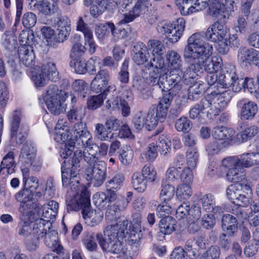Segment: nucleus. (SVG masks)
I'll use <instances>...</instances> for the list:
<instances>
[{"label": "nucleus", "mask_w": 259, "mask_h": 259, "mask_svg": "<svg viewBox=\"0 0 259 259\" xmlns=\"http://www.w3.org/2000/svg\"><path fill=\"white\" fill-rule=\"evenodd\" d=\"M33 196V195L32 192L29 197L24 198V200H22L19 209L23 214L31 213L32 210L34 209L35 212L39 215L40 205L35 202V200Z\"/></svg>", "instance_id": "obj_26"}, {"label": "nucleus", "mask_w": 259, "mask_h": 259, "mask_svg": "<svg viewBox=\"0 0 259 259\" xmlns=\"http://www.w3.org/2000/svg\"><path fill=\"white\" fill-rule=\"evenodd\" d=\"M31 223L28 218L22 219L17 227L18 234L25 237L32 235Z\"/></svg>", "instance_id": "obj_48"}, {"label": "nucleus", "mask_w": 259, "mask_h": 259, "mask_svg": "<svg viewBox=\"0 0 259 259\" xmlns=\"http://www.w3.org/2000/svg\"><path fill=\"white\" fill-rule=\"evenodd\" d=\"M158 150L154 143L148 145L147 150L141 153L142 158L147 161H153L158 155Z\"/></svg>", "instance_id": "obj_50"}, {"label": "nucleus", "mask_w": 259, "mask_h": 259, "mask_svg": "<svg viewBox=\"0 0 259 259\" xmlns=\"http://www.w3.org/2000/svg\"><path fill=\"white\" fill-rule=\"evenodd\" d=\"M104 238L102 233H88L83 238L82 242L87 250L90 251H95L98 248L96 240L98 241L102 250L108 247V244L105 243Z\"/></svg>", "instance_id": "obj_16"}, {"label": "nucleus", "mask_w": 259, "mask_h": 259, "mask_svg": "<svg viewBox=\"0 0 259 259\" xmlns=\"http://www.w3.org/2000/svg\"><path fill=\"white\" fill-rule=\"evenodd\" d=\"M164 73L153 70L149 73V83L151 85H157L159 88L163 91V83L164 80L166 79Z\"/></svg>", "instance_id": "obj_44"}, {"label": "nucleus", "mask_w": 259, "mask_h": 259, "mask_svg": "<svg viewBox=\"0 0 259 259\" xmlns=\"http://www.w3.org/2000/svg\"><path fill=\"white\" fill-rule=\"evenodd\" d=\"M241 192V187L240 183H236L230 185L227 189L226 194L227 197L232 201L233 203H236V200L239 194Z\"/></svg>", "instance_id": "obj_54"}, {"label": "nucleus", "mask_w": 259, "mask_h": 259, "mask_svg": "<svg viewBox=\"0 0 259 259\" xmlns=\"http://www.w3.org/2000/svg\"><path fill=\"white\" fill-rule=\"evenodd\" d=\"M129 222L123 220L119 223L108 226L104 231V241L108 247L103 249V251L110 252L113 254H118L119 256L127 254L128 252L137 254L139 251L138 243L129 242L124 243L122 240L127 233V226Z\"/></svg>", "instance_id": "obj_2"}, {"label": "nucleus", "mask_w": 259, "mask_h": 259, "mask_svg": "<svg viewBox=\"0 0 259 259\" xmlns=\"http://www.w3.org/2000/svg\"><path fill=\"white\" fill-rule=\"evenodd\" d=\"M205 237L200 235L196 238H191L185 243V251L191 259H195L199 255V249L205 247Z\"/></svg>", "instance_id": "obj_14"}, {"label": "nucleus", "mask_w": 259, "mask_h": 259, "mask_svg": "<svg viewBox=\"0 0 259 259\" xmlns=\"http://www.w3.org/2000/svg\"><path fill=\"white\" fill-rule=\"evenodd\" d=\"M83 148H85L84 151L82 152L80 150H76L74 151L73 156L71 159H69L67 162L66 160L64 161L62 165L64 164L65 162L66 164H72L73 163V160L75 157V153L76 151H80L81 153V159H79V166L80 167V161L82 159L83 156L84 160L88 164H92L96 162V161H100V160L97 156L98 153L99 147L98 145L95 143L93 140L92 136H91L88 140H85L83 142H81L80 145Z\"/></svg>", "instance_id": "obj_9"}, {"label": "nucleus", "mask_w": 259, "mask_h": 259, "mask_svg": "<svg viewBox=\"0 0 259 259\" xmlns=\"http://www.w3.org/2000/svg\"><path fill=\"white\" fill-rule=\"evenodd\" d=\"M249 80L250 79L247 77L245 79L239 77L235 66H226L221 69L215 87L217 91L222 92L223 89H230L229 91L231 89L234 92H238L243 88H248Z\"/></svg>", "instance_id": "obj_4"}, {"label": "nucleus", "mask_w": 259, "mask_h": 259, "mask_svg": "<svg viewBox=\"0 0 259 259\" xmlns=\"http://www.w3.org/2000/svg\"><path fill=\"white\" fill-rule=\"evenodd\" d=\"M120 201H117L114 203H110L108 205L107 209L105 212V218L106 220L112 221L115 220L120 211L119 205Z\"/></svg>", "instance_id": "obj_49"}, {"label": "nucleus", "mask_w": 259, "mask_h": 259, "mask_svg": "<svg viewBox=\"0 0 259 259\" xmlns=\"http://www.w3.org/2000/svg\"><path fill=\"white\" fill-rule=\"evenodd\" d=\"M124 180V177L122 174H117L106 183L107 188H112L114 190H117L120 188L121 184Z\"/></svg>", "instance_id": "obj_64"}, {"label": "nucleus", "mask_w": 259, "mask_h": 259, "mask_svg": "<svg viewBox=\"0 0 259 259\" xmlns=\"http://www.w3.org/2000/svg\"><path fill=\"white\" fill-rule=\"evenodd\" d=\"M141 174L147 182H153L156 179L157 173L152 165L147 164L143 167Z\"/></svg>", "instance_id": "obj_58"}, {"label": "nucleus", "mask_w": 259, "mask_h": 259, "mask_svg": "<svg viewBox=\"0 0 259 259\" xmlns=\"http://www.w3.org/2000/svg\"><path fill=\"white\" fill-rule=\"evenodd\" d=\"M36 155V150L33 144L26 142L21 149L19 157L28 164H32Z\"/></svg>", "instance_id": "obj_27"}, {"label": "nucleus", "mask_w": 259, "mask_h": 259, "mask_svg": "<svg viewBox=\"0 0 259 259\" xmlns=\"http://www.w3.org/2000/svg\"><path fill=\"white\" fill-rule=\"evenodd\" d=\"M191 85H190L188 89V99L195 101L201 98L204 92V84L201 81H196L191 79Z\"/></svg>", "instance_id": "obj_25"}, {"label": "nucleus", "mask_w": 259, "mask_h": 259, "mask_svg": "<svg viewBox=\"0 0 259 259\" xmlns=\"http://www.w3.org/2000/svg\"><path fill=\"white\" fill-rule=\"evenodd\" d=\"M147 65L153 67L154 70L161 73H164V72L168 71V69L165 65L164 61L161 56L154 57L149 63L147 64Z\"/></svg>", "instance_id": "obj_51"}, {"label": "nucleus", "mask_w": 259, "mask_h": 259, "mask_svg": "<svg viewBox=\"0 0 259 259\" xmlns=\"http://www.w3.org/2000/svg\"><path fill=\"white\" fill-rule=\"evenodd\" d=\"M81 153L76 151L73 163L62 165V181L63 187H69L71 191L76 193L67 201L68 211H78L83 208L85 205L89 204L90 194L87 188L80 186L77 177L79 170V161L81 159Z\"/></svg>", "instance_id": "obj_1"}, {"label": "nucleus", "mask_w": 259, "mask_h": 259, "mask_svg": "<svg viewBox=\"0 0 259 259\" xmlns=\"http://www.w3.org/2000/svg\"><path fill=\"white\" fill-rule=\"evenodd\" d=\"M110 73L107 69H100L92 80L91 88L93 92L101 93L104 90L109 81Z\"/></svg>", "instance_id": "obj_17"}, {"label": "nucleus", "mask_w": 259, "mask_h": 259, "mask_svg": "<svg viewBox=\"0 0 259 259\" xmlns=\"http://www.w3.org/2000/svg\"><path fill=\"white\" fill-rule=\"evenodd\" d=\"M228 31L225 24L216 21L209 26L205 32V36L208 40L217 42L225 38Z\"/></svg>", "instance_id": "obj_13"}, {"label": "nucleus", "mask_w": 259, "mask_h": 259, "mask_svg": "<svg viewBox=\"0 0 259 259\" xmlns=\"http://www.w3.org/2000/svg\"><path fill=\"white\" fill-rule=\"evenodd\" d=\"M172 26L171 30L175 33V35L170 38L173 42H177L182 35L185 27V20L183 18H179L173 21L171 24Z\"/></svg>", "instance_id": "obj_32"}, {"label": "nucleus", "mask_w": 259, "mask_h": 259, "mask_svg": "<svg viewBox=\"0 0 259 259\" xmlns=\"http://www.w3.org/2000/svg\"><path fill=\"white\" fill-rule=\"evenodd\" d=\"M155 146L161 155H166L170 152L171 142L166 137L162 136L159 137Z\"/></svg>", "instance_id": "obj_46"}, {"label": "nucleus", "mask_w": 259, "mask_h": 259, "mask_svg": "<svg viewBox=\"0 0 259 259\" xmlns=\"http://www.w3.org/2000/svg\"><path fill=\"white\" fill-rule=\"evenodd\" d=\"M16 163L14 161V153L10 151L3 159L1 164V169L6 168L8 174H11L15 171Z\"/></svg>", "instance_id": "obj_41"}, {"label": "nucleus", "mask_w": 259, "mask_h": 259, "mask_svg": "<svg viewBox=\"0 0 259 259\" xmlns=\"http://www.w3.org/2000/svg\"><path fill=\"white\" fill-rule=\"evenodd\" d=\"M20 60L23 65L31 68L35 64V55L31 46L20 47L18 51Z\"/></svg>", "instance_id": "obj_22"}, {"label": "nucleus", "mask_w": 259, "mask_h": 259, "mask_svg": "<svg viewBox=\"0 0 259 259\" xmlns=\"http://www.w3.org/2000/svg\"><path fill=\"white\" fill-rule=\"evenodd\" d=\"M211 45L203 41V37L199 33L192 35L185 46L184 57L190 64V69L199 70L205 61L211 55Z\"/></svg>", "instance_id": "obj_3"}, {"label": "nucleus", "mask_w": 259, "mask_h": 259, "mask_svg": "<svg viewBox=\"0 0 259 259\" xmlns=\"http://www.w3.org/2000/svg\"><path fill=\"white\" fill-rule=\"evenodd\" d=\"M95 137L100 141H106L111 139L113 134H111L106 127L102 123L95 124Z\"/></svg>", "instance_id": "obj_39"}, {"label": "nucleus", "mask_w": 259, "mask_h": 259, "mask_svg": "<svg viewBox=\"0 0 259 259\" xmlns=\"http://www.w3.org/2000/svg\"><path fill=\"white\" fill-rule=\"evenodd\" d=\"M110 0H94L90 9V14L94 18H97L107 9Z\"/></svg>", "instance_id": "obj_31"}, {"label": "nucleus", "mask_w": 259, "mask_h": 259, "mask_svg": "<svg viewBox=\"0 0 259 259\" xmlns=\"http://www.w3.org/2000/svg\"><path fill=\"white\" fill-rule=\"evenodd\" d=\"M208 105L205 101H203L202 99L199 103L195 105L189 111V117L191 119H195L199 115L200 112L204 113V110L205 107Z\"/></svg>", "instance_id": "obj_61"}, {"label": "nucleus", "mask_w": 259, "mask_h": 259, "mask_svg": "<svg viewBox=\"0 0 259 259\" xmlns=\"http://www.w3.org/2000/svg\"><path fill=\"white\" fill-rule=\"evenodd\" d=\"M238 222L235 216L232 214L223 215L222 219V228L224 232L229 237L237 235Z\"/></svg>", "instance_id": "obj_18"}, {"label": "nucleus", "mask_w": 259, "mask_h": 259, "mask_svg": "<svg viewBox=\"0 0 259 259\" xmlns=\"http://www.w3.org/2000/svg\"><path fill=\"white\" fill-rule=\"evenodd\" d=\"M235 131L231 128L223 126H215L213 128L212 135L213 137L219 140L232 141Z\"/></svg>", "instance_id": "obj_28"}, {"label": "nucleus", "mask_w": 259, "mask_h": 259, "mask_svg": "<svg viewBox=\"0 0 259 259\" xmlns=\"http://www.w3.org/2000/svg\"><path fill=\"white\" fill-rule=\"evenodd\" d=\"M146 129L151 131L158 124L159 120L155 116L154 108H150L147 114L146 119Z\"/></svg>", "instance_id": "obj_59"}, {"label": "nucleus", "mask_w": 259, "mask_h": 259, "mask_svg": "<svg viewBox=\"0 0 259 259\" xmlns=\"http://www.w3.org/2000/svg\"><path fill=\"white\" fill-rule=\"evenodd\" d=\"M199 70H193L190 69V66L184 73L182 69H171L169 73L167 71L164 72L165 78L163 83V90L164 89L170 91L171 93H178L183 88V83L189 84L191 83V79L198 76L196 74Z\"/></svg>", "instance_id": "obj_5"}, {"label": "nucleus", "mask_w": 259, "mask_h": 259, "mask_svg": "<svg viewBox=\"0 0 259 259\" xmlns=\"http://www.w3.org/2000/svg\"><path fill=\"white\" fill-rule=\"evenodd\" d=\"M209 14L213 17H218L223 13L226 9L225 7L219 2L218 0H214L209 5Z\"/></svg>", "instance_id": "obj_57"}, {"label": "nucleus", "mask_w": 259, "mask_h": 259, "mask_svg": "<svg viewBox=\"0 0 259 259\" xmlns=\"http://www.w3.org/2000/svg\"><path fill=\"white\" fill-rule=\"evenodd\" d=\"M242 165L233 167L228 170L226 174V177L228 181L235 183H240V181L244 179V169Z\"/></svg>", "instance_id": "obj_33"}, {"label": "nucleus", "mask_w": 259, "mask_h": 259, "mask_svg": "<svg viewBox=\"0 0 259 259\" xmlns=\"http://www.w3.org/2000/svg\"><path fill=\"white\" fill-rule=\"evenodd\" d=\"M85 115V108L81 105H72L67 117L71 122L79 121Z\"/></svg>", "instance_id": "obj_35"}, {"label": "nucleus", "mask_w": 259, "mask_h": 259, "mask_svg": "<svg viewBox=\"0 0 259 259\" xmlns=\"http://www.w3.org/2000/svg\"><path fill=\"white\" fill-rule=\"evenodd\" d=\"M66 96L64 91H59L56 85L52 84L43 95L42 98L49 110L54 115H59L66 111Z\"/></svg>", "instance_id": "obj_7"}, {"label": "nucleus", "mask_w": 259, "mask_h": 259, "mask_svg": "<svg viewBox=\"0 0 259 259\" xmlns=\"http://www.w3.org/2000/svg\"><path fill=\"white\" fill-rule=\"evenodd\" d=\"M238 56L240 61L243 62L256 65L259 61V51L252 48H240Z\"/></svg>", "instance_id": "obj_23"}, {"label": "nucleus", "mask_w": 259, "mask_h": 259, "mask_svg": "<svg viewBox=\"0 0 259 259\" xmlns=\"http://www.w3.org/2000/svg\"><path fill=\"white\" fill-rule=\"evenodd\" d=\"M21 112L15 111L11 122V137L15 138L17 143L21 144L25 140L29 131L28 126L25 124H20Z\"/></svg>", "instance_id": "obj_10"}, {"label": "nucleus", "mask_w": 259, "mask_h": 259, "mask_svg": "<svg viewBox=\"0 0 259 259\" xmlns=\"http://www.w3.org/2000/svg\"><path fill=\"white\" fill-rule=\"evenodd\" d=\"M203 208L207 212L213 210V207L215 205V200L213 195L211 194H207L200 199Z\"/></svg>", "instance_id": "obj_60"}, {"label": "nucleus", "mask_w": 259, "mask_h": 259, "mask_svg": "<svg viewBox=\"0 0 259 259\" xmlns=\"http://www.w3.org/2000/svg\"><path fill=\"white\" fill-rule=\"evenodd\" d=\"M242 166L248 167L255 164H259V153H245L241 157Z\"/></svg>", "instance_id": "obj_42"}, {"label": "nucleus", "mask_w": 259, "mask_h": 259, "mask_svg": "<svg viewBox=\"0 0 259 259\" xmlns=\"http://www.w3.org/2000/svg\"><path fill=\"white\" fill-rule=\"evenodd\" d=\"M59 204L55 201L52 200L48 202L43 206L40 205L39 209L42 219L47 222L52 223L55 220L58 211Z\"/></svg>", "instance_id": "obj_19"}, {"label": "nucleus", "mask_w": 259, "mask_h": 259, "mask_svg": "<svg viewBox=\"0 0 259 259\" xmlns=\"http://www.w3.org/2000/svg\"><path fill=\"white\" fill-rule=\"evenodd\" d=\"M40 70L41 72L46 75L48 80L55 82L59 78V72L53 62H50L42 65Z\"/></svg>", "instance_id": "obj_34"}, {"label": "nucleus", "mask_w": 259, "mask_h": 259, "mask_svg": "<svg viewBox=\"0 0 259 259\" xmlns=\"http://www.w3.org/2000/svg\"><path fill=\"white\" fill-rule=\"evenodd\" d=\"M71 134L77 145H80L84 140H88L92 136L85 124L82 122H77L74 124Z\"/></svg>", "instance_id": "obj_20"}, {"label": "nucleus", "mask_w": 259, "mask_h": 259, "mask_svg": "<svg viewBox=\"0 0 259 259\" xmlns=\"http://www.w3.org/2000/svg\"><path fill=\"white\" fill-rule=\"evenodd\" d=\"M150 57V54L146 46L143 43L137 44L132 51V59L137 65H142L146 62Z\"/></svg>", "instance_id": "obj_21"}, {"label": "nucleus", "mask_w": 259, "mask_h": 259, "mask_svg": "<svg viewBox=\"0 0 259 259\" xmlns=\"http://www.w3.org/2000/svg\"><path fill=\"white\" fill-rule=\"evenodd\" d=\"M192 194V190L189 185H180L177 189L176 195L180 200L188 199Z\"/></svg>", "instance_id": "obj_53"}, {"label": "nucleus", "mask_w": 259, "mask_h": 259, "mask_svg": "<svg viewBox=\"0 0 259 259\" xmlns=\"http://www.w3.org/2000/svg\"><path fill=\"white\" fill-rule=\"evenodd\" d=\"M258 132V127L255 125H252L246 127L244 130L238 134L237 135V138L239 141H241V142H244L254 137Z\"/></svg>", "instance_id": "obj_40"}, {"label": "nucleus", "mask_w": 259, "mask_h": 259, "mask_svg": "<svg viewBox=\"0 0 259 259\" xmlns=\"http://www.w3.org/2000/svg\"><path fill=\"white\" fill-rule=\"evenodd\" d=\"M149 50L152 51V54L154 56H161L165 52V48L164 45L158 40H149L147 43Z\"/></svg>", "instance_id": "obj_45"}, {"label": "nucleus", "mask_w": 259, "mask_h": 259, "mask_svg": "<svg viewBox=\"0 0 259 259\" xmlns=\"http://www.w3.org/2000/svg\"><path fill=\"white\" fill-rule=\"evenodd\" d=\"M88 165L85 170L87 180L90 181L95 187H100L104 183L107 177L106 163L100 160Z\"/></svg>", "instance_id": "obj_8"}, {"label": "nucleus", "mask_w": 259, "mask_h": 259, "mask_svg": "<svg viewBox=\"0 0 259 259\" xmlns=\"http://www.w3.org/2000/svg\"><path fill=\"white\" fill-rule=\"evenodd\" d=\"M132 184L134 189L143 192L147 188V182L139 172H135L132 176Z\"/></svg>", "instance_id": "obj_36"}, {"label": "nucleus", "mask_w": 259, "mask_h": 259, "mask_svg": "<svg viewBox=\"0 0 259 259\" xmlns=\"http://www.w3.org/2000/svg\"><path fill=\"white\" fill-rule=\"evenodd\" d=\"M232 213L235 215L238 222H243L248 218V209L240 205H235L232 209Z\"/></svg>", "instance_id": "obj_52"}, {"label": "nucleus", "mask_w": 259, "mask_h": 259, "mask_svg": "<svg viewBox=\"0 0 259 259\" xmlns=\"http://www.w3.org/2000/svg\"><path fill=\"white\" fill-rule=\"evenodd\" d=\"M231 91H214L208 94L203 101H205L208 105L205 107L204 113L207 114L208 118L213 119L220 112V108L226 106L232 98Z\"/></svg>", "instance_id": "obj_6"}, {"label": "nucleus", "mask_w": 259, "mask_h": 259, "mask_svg": "<svg viewBox=\"0 0 259 259\" xmlns=\"http://www.w3.org/2000/svg\"><path fill=\"white\" fill-rule=\"evenodd\" d=\"M237 106L241 109L240 119L242 120L252 119L258 111L257 105L255 102L246 99L238 101Z\"/></svg>", "instance_id": "obj_15"}, {"label": "nucleus", "mask_w": 259, "mask_h": 259, "mask_svg": "<svg viewBox=\"0 0 259 259\" xmlns=\"http://www.w3.org/2000/svg\"><path fill=\"white\" fill-rule=\"evenodd\" d=\"M103 94L91 96L88 100V107L90 109L95 110L103 104Z\"/></svg>", "instance_id": "obj_63"}, {"label": "nucleus", "mask_w": 259, "mask_h": 259, "mask_svg": "<svg viewBox=\"0 0 259 259\" xmlns=\"http://www.w3.org/2000/svg\"><path fill=\"white\" fill-rule=\"evenodd\" d=\"M58 233L54 230L51 229L45 232L44 242L50 248H53L57 245Z\"/></svg>", "instance_id": "obj_55"}, {"label": "nucleus", "mask_w": 259, "mask_h": 259, "mask_svg": "<svg viewBox=\"0 0 259 259\" xmlns=\"http://www.w3.org/2000/svg\"><path fill=\"white\" fill-rule=\"evenodd\" d=\"M191 121L186 117H182L177 119L175 127L179 132H187L191 128Z\"/></svg>", "instance_id": "obj_62"}, {"label": "nucleus", "mask_w": 259, "mask_h": 259, "mask_svg": "<svg viewBox=\"0 0 259 259\" xmlns=\"http://www.w3.org/2000/svg\"><path fill=\"white\" fill-rule=\"evenodd\" d=\"M37 9L40 13L45 15H51L60 11L58 4L48 2H42L38 5Z\"/></svg>", "instance_id": "obj_37"}, {"label": "nucleus", "mask_w": 259, "mask_h": 259, "mask_svg": "<svg viewBox=\"0 0 259 259\" xmlns=\"http://www.w3.org/2000/svg\"><path fill=\"white\" fill-rule=\"evenodd\" d=\"M176 220L172 217L167 215L162 218L159 223V232L163 235L170 234L175 230Z\"/></svg>", "instance_id": "obj_30"}, {"label": "nucleus", "mask_w": 259, "mask_h": 259, "mask_svg": "<svg viewBox=\"0 0 259 259\" xmlns=\"http://www.w3.org/2000/svg\"><path fill=\"white\" fill-rule=\"evenodd\" d=\"M166 60L171 69H182V60L180 55L175 51H168L166 54Z\"/></svg>", "instance_id": "obj_38"}, {"label": "nucleus", "mask_w": 259, "mask_h": 259, "mask_svg": "<svg viewBox=\"0 0 259 259\" xmlns=\"http://www.w3.org/2000/svg\"><path fill=\"white\" fill-rule=\"evenodd\" d=\"M162 189L160 193V198L164 202H168L174 197L175 193V187L163 182L161 185Z\"/></svg>", "instance_id": "obj_43"}, {"label": "nucleus", "mask_w": 259, "mask_h": 259, "mask_svg": "<svg viewBox=\"0 0 259 259\" xmlns=\"http://www.w3.org/2000/svg\"><path fill=\"white\" fill-rule=\"evenodd\" d=\"M63 120H59L57 124L54 135V140L58 143L68 144L73 141L71 133L68 130L67 127L63 124Z\"/></svg>", "instance_id": "obj_24"}, {"label": "nucleus", "mask_w": 259, "mask_h": 259, "mask_svg": "<svg viewBox=\"0 0 259 259\" xmlns=\"http://www.w3.org/2000/svg\"><path fill=\"white\" fill-rule=\"evenodd\" d=\"M199 153L196 148L188 150L187 152V164L188 167L194 168L198 162Z\"/></svg>", "instance_id": "obj_56"}, {"label": "nucleus", "mask_w": 259, "mask_h": 259, "mask_svg": "<svg viewBox=\"0 0 259 259\" xmlns=\"http://www.w3.org/2000/svg\"><path fill=\"white\" fill-rule=\"evenodd\" d=\"M52 226V223L46 221L42 218L36 219L32 225V235L36 241L34 242H27V248L30 250L36 249L38 245V240L45 236V232L50 230Z\"/></svg>", "instance_id": "obj_12"}, {"label": "nucleus", "mask_w": 259, "mask_h": 259, "mask_svg": "<svg viewBox=\"0 0 259 259\" xmlns=\"http://www.w3.org/2000/svg\"><path fill=\"white\" fill-rule=\"evenodd\" d=\"M152 6V3L151 0H138L132 10L123 14V18L119 23L126 24L134 21L136 18L148 12Z\"/></svg>", "instance_id": "obj_11"}, {"label": "nucleus", "mask_w": 259, "mask_h": 259, "mask_svg": "<svg viewBox=\"0 0 259 259\" xmlns=\"http://www.w3.org/2000/svg\"><path fill=\"white\" fill-rule=\"evenodd\" d=\"M112 34L116 36L118 34L117 30L112 22H108L105 25H100L96 27L95 33L97 37L100 40H103L105 37L109 34V30Z\"/></svg>", "instance_id": "obj_29"}, {"label": "nucleus", "mask_w": 259, "mask_h": 259, "mask_svg": "<svg viewBox=\"0 0 259 259\" xmlns=\"http://www.w3.org/2000/svg\"><path fill=\"white\" fill-rule=\"evenodd\" d=\"M234 29L237 33L245 34L248 32V19L242 15L238 17L234 23Z\"/></svg>", "instance_id": "obj_47"}]
</instances>
